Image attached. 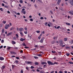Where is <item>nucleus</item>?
Returning a JSON list of instances; mask_svg holds the SVG:
<instances>
[{"label":"nucleus","instance_id":"nucleus-27","mask_svg":"<svg viewBox=\"0 0 73 73\" xmlns=\"http://www.w3.org/2000/svg\"><path fill=\"white\" fill-rule=\"evenodd\" d=\"M36 32L37 33H40V31H36Z\"/></svg>","mask_w":73,"mask_h":73},{"label":"nucleus","instance_id":"nucleus-13","mask_svg":"<svg viewBox=\"0 0 73 73\" xmlns=\"http://www.w3.org/2000/svg\"><path fill=\"white\" fill-rule=\"evenodd\" d=\"M71 1V0H69V2L70 3V4H71L72 5H73V1Z\"/></svg>","mask_w":73,"mask_h":73},{"label":"nucleus","instance_id":"nucleus-12","mask_svg":"<svg viewBox=\"0 0 73 73\" xmlns=\"http://www.w3.org/2000/svg\"><path fill=\"white\" fill-rule=\"evenodd\" d=\"M59 42L60 44H63V43H62V40H59Z\"/></svg>","mask_w":73,"mask_h":73},{"label":"nucleus","instance_id":"nucleus-49","mask_svg":"<svg viewBox=\"0 0 73 73\" xmlns=\"http://www.w3.org/2000/svg\"><path fill=\"white\" fill-rule=\"evenodd\" d=\"M60 46H62V47H64V46H65V45H62L61 44H60Z\"/></svg>","mask_w":73,"mask_h":73},{"label":"nucleus","instance_id":"nucleus-54","mask_svg":"<svg viewBox=\"0 0 73 73\" xmlns=\"http://www.w3.org/2000/svg\"><path fill=\"white\" fill-rule=\"evenodd\" d=\"M40 20H42V19H44V18L43 17H42L40 18Z\"/></svg>","mask_w":73,"mask_h":73},{"label":"nucleus","instance_id":"nucleus-10","mask_svg":"<svg viewBox=\"0 0 73 73\" xmlns=\"http://www.w3.org/2000/svg\"><path fill=\"white\" fill-rule=\"evenodd\" d=\"M10 53L11 54H16V53L14 52H11Z\"/></svg>","mask_w":73,"mask_h":73},{"label":"nucleus","instance_id":"nucleus-5","mask_svg":"<svg viewBox=\"0 0 73 73\" xmlns=\"http://www.w3.org/2000/svg\"><path fill=\"white\" fill-rule=\"evenodd\" d=\"M69 13L70 14H71V15H73V10L69 11Z\"/></svg>","mask_w":73,"mask_h":73},{"label":"nucleus","instance_id":"nucleus-31","mask_svg":"<svg viewBox=\"0 0 73 73\" xmlns=\"http://www.w3.org/2000/svg\"><path fill=\"white\" fill-rule=\"evenodd\" d=\"M6 21H3L2 22V23L3 24H5V23H6Z\"/></svg>","mask_w":73,"mask_h":73},{"label":"nucleus","instance_id":"nucleus-2","mask_svg":"<svg viewBox=\"0 0 73 73\" xmlns=\"http://www.w3.org/2000/svg\"><path fill=\"white\" fill-rule=\"evenodd\" d=\"M47 63L48 64V65H53V63L50 61H48Z\"/></svg>","mask_w":73,"mask_h":73},{"label":"nucleus","instance_id":"nucleus-56","mask_svg":"<svg viewBox=\"0 0 73 73\" xmlns=\"http://www.w3.org/2000/svg\"><path fill=\"white\" fill-rule=\"evenodd\" d=\"M16 59H17V60H19V57H16Z\"/></svg>","mask_w":73,"mask_h":73},{"label":"nucleus","instance_id":"nucleus-16","mask_svg":"<svg viewBox=\"0 0 73 73\" xmlns=\"http://www.w3.org/2000/svg\"><path fill=\"white\" fill-rule=\"evenodd\" d=\"M11 42L12 44H16V42L15 41H12Z\"/></svg>","mask_w":73,"mask_h":73},{"label":"nucleus","instance_id":"nucleus-4","mask_svg":"<svg viewBox=\"0 0 73 73\" xmlns=\"http://www.w3.org/2000/svg\"><path fill=\"white\" fill-rule=\"evenodd\" d=\"M19 30L20 32H21V31H24V29L23 28H20L19 29Z\"/></svg>","mask_w":73,"mask_h":73},{"label":"nucleus","instance_id":"nucleus-46","mask_svg":"<svg viewBox=\"0 0 73 73\" xmlns=\"http://www.w3.org/2000/svg\"><path fill=\"white\" fill-rule=\"evenodd\" d=\"M4 7L5 8H8V6L7 5L5 6Z\"/></svg>","mask_w":73,"mask_h":73},{"label":"nucleus","instance_id":"nucleus-62","mask_svg":"<svg viewBox=\"0 0 73 73\" xmlns=\"http://www.w3.org/2000/svg\"><path fill=\"white\" fill-rule=\"evenodd\" d=\"M9 25L11 27V26H12V23H10Z\"/></svg>","mask_w":73,"mask_h":73},{"label":"nucleus","instance_id":"nucleus-33","mask_svg":"<svg viewBox=\"0 0 73 73\" xmlns=\"http://www.w3.org/2000/svg\"><path fill=\"white\" fill-rule=\"evenodd\" d=\"M5 68V66H3L2 67V68L3 69H4V68Z\"/></svg>","mask_w":73,"mask_h":73},{"label":"nucleus","instance_id":"nucleus-23","mask_svg":"<svg viewBox=\"0 0 73 73\" xmlns=\"http://www.w3.org/2000/svg\"><path fill=\"white\" fill-rule=\"evenodd\" d=\"M66 24L67 25H70V24L69 23H66Z\"/></svg>","mask_w":73,"mask_h":73},{"label":"nucleus","instance_id":"nucleus-41","mask_svg":"<svg viewBox=\"0 0 73 73\" xmlns=\"http://www.w3.org/2000/svg\"><path fill=\"white\" fill-rule=\"evenodd\" d=\"M56 51H52V53H56Z\"/></svg>","mask_w":73,"mask_h":73},{"label":"nucleus","instance_id":"nucleus-8","mask_svg":"<svg viewBox=\"0 0 73 73\" xmlns=\"http://www.w3.org/2000/svg\"><path fill=\"white\" fill-rule=\"evenodd\" d=\"M61 0H58V2H57V4L58 5H60V3H61Z\"/></svg>","mask_w":73,"mask_h":73},{"label":"nucleus","instance_id":"nucleus-19","mask_svg":"<svg viewBox=\"0 0 73 73\" xmlns=\"http://www.w3.org/2000/svg\"><path fill=\"white\" fill-rule=\"evenodd\" d=\"M54 64H56L57 65H58V63L57 62H54V63H53V65H54Z\"/></svg>","mask_w":73,"mask_h":73},{"label":"nucleus","instance_id":"nucleus-48","mask_svg":"<svg viewBox=\"0 0 73 73\" xmlns=\"http://www.w3.org/2000/svg\"><path fill=\"white\" fill-rule=\"evenodd\" d=\"M1 43H3V42H4V40H1Z\"/></svg>","mask_w":73,"mask_h":73},{"label":"nucleus","instance_id":"nucleus-6","mask_svg":"<svg viewBox=\"0 0 73 73\" xmlns=\"http://www.w3.org/2000/svg\"><path fill=\"white\" fill-rule=\"evenodd\" d=\"M43 41H44V38L42 37L40 40V42H41V43H42V42H43Z\"/></svg>","mask_w":73,"mask_h":73},{"label":"nucleus","instance_id":"nucleus-3","mask_svg":"<svg viewBox=\"0 0 73 73\" xmlns=\"http://www.w3.org/2000/svg\"><path fill=\"white\" fill-rule=\"evenodd\" d=\"M32 63H33V62H28L26 63V64H27L28 65L29 64L30 65H32Z\"/></svg>","mask_w":73,"mask_h":73},{"label":"nucleus","instance_id":"nucleus-53","mask_svg":"<svg viewBox=\"0 0 73 73\" xmlns=\"http://www.w3.org/2000/svg\"><path fill=\"white\" fill-rule=\"evenodd\" d=\"M11 57H12V58H13V57H15V56L13 55L11 56Z\"/></svg>","mask_w":73,"mask_h":73},{"label":"nucleus","instance_id":"nucleus-61","mask_svg":"<svg viewBox=\"0 0 73 73\" xmlns=\"http://www.w3.org/2000/svg\"><path fill=\"white\" fill-rule=\"evenodd\" d=\"M2 6H3V7H4V5H4V3H2Z\"/></svg>","mask_w":73,"mask_h":73},{"label":"nucleus","instance_id":"nucleus-50","mask_svg":"<svg viewBox=\"0 0 73 73\" xmlns=\"http://www.w3.org/2000/svg\"><path fill=\"white\" fill-rule=\"evenodd\" d=\"M10 49H11V47H9L7 48V50H10Z\"/></svg>","mask_w":73,"mask_h":73},{"label":"nucleus","instance_id":"nucleus-25","mask_svg":"<svg viewBox=\"0 0 73 73\" xmlns=\"http://www.w3.org/2000/svg\"><path fill=\"white\" fill-rule=\"evenodd\" d=\"M15 36L17 37V38H19V35L18 34H16Z\"/></svg>","mask_w":73,"mask_h":73},{"label":"nucleus","instance_id":"nucleus-37","mask_svg":"<svg viewBox=\"0 0 73 73\" xmlns=\"http://www.w3.org/2000/svg\"><path fill=\"white\" fill-rule=\"evenodd\" d=\"M38 69H40V70H41L42 69V68H41V67L38 68Z\"/></svg>","mask_w":73,"mask_h":73},{"label":"nucleus","instance_id":"nucleus-14","mask_svg":"<svg viewBox=\"0 0 73 73\" xmlns=\"http://www.w3.org/2000/svg\"><path fill=\"white\" fill-rule=\"evenodd\" d=\"M20 40L21 41H23L25 40V39H23L22 38H21L20 39Z\"/></svg>","mask_w":73,"mask_h":73},{"label":"nucleus","instance_id":"nucleus-44","mask_svg":"<svg viewBox=\"0 0 73 73\" xmlns=\"http://www.w3.org/2000/svg\"><path fill=\"white\" fill-rule=\"evenodd\" d=\"M21 73H23L24 72V71L23 70H22L20 71Z\"/></svg>","mask_w":73,"mask_h":73},{"label":"nucleus","instance_id":"nucleus-64","mask_svg":"<svg viewBox=\"0 0 73 73\" xmlns=\"http://www.w3.org/2000/svg\"><path fill=\"white\" fill-rule=\"evenodd\" d=\"M7 13H10V12L9 11H7Z\"/></svg>","mask_w":73,"mask_h":73},{"label":"nucleus","instance_id":"nucleus-30","mask_svg":"<svg viewBox=\"0 0 73 73\" xmlns=\"http://www.w3.org/2000/svg\"><path fill=\"white\" fill-rule=\"evenodd\" d=\"M4 29H3L2 30V32L3 33H4Z\"/></svg>","mask_w":73,"mask_h":73},{"label":"nucleus","instance_id":"nucleus-18","mask_svg":"<svg viewBox=\"0 0 73 73\" xmlns=\"http://www.w3.org/2000/svg\"><path fill=\"white\" fill-rule=\"evenodd\" d=\"M20 34L21 35V36H23V32H20Z\"/></svg>","mask_w":73,"mask_h":73},{"label":"nucleus","instance_id":"nucleus-1","mask_svg":"<svg viewBox=\"0 0 73 73\" xmlns=\"http://www.w3.org/2000/svg\"><path fill=\"white\" fill-rule=\"evenodd\" d=\"M10 27V26L9 25V24H6L5 25V29H8V28H9Z\"/></svg>","mask_w":73,"mask_h":73},{"label":"nucleus","instance_id":"nucleus-11","mask_svg":"<svg viewBox=\"0 0 73 73\" xmlns=\"http://www.w3.org/2000/svg\"><path fill=\"white\" fill-rule=\"evenodd\" d=\"M4 60V58L1 56H0V60L3 61V60Z\"/></svg>","mask_w":73,"mask_h":73},{"label":"nucleus","instance_id":"nucleus-63","mask_svg":"<svg viewBox=\"0 0 73 73\" xmlns=\"http://www.w3.org/2000/svg\"><path fill=\"white\" fill-rule=\"evenodd\" d=\"M40 73H43V71H41L40 72Z\"/></svg>","mask_w":73,"mask_h":73},{"label":"nucleus","instance_id":"nucleus-28","mask_svg":"<svg viewBox=\"0 0 73 73\" xmlns=\"http://www.w3.org/2000/svg\"><path fill=\"white\" fill-rule=\"evenodd\" d=\"M66 54L67 55V56H69L70 55V54L68 53H67Z\"/></svg>","mask_w":73,"mask_h":73},{"label":"nucleus","instance_id":"nucleus-35","mask_svg":"<svg viewBox=\"0 0 73 73\" xmlns=\"http://www.w3.org/2000/svg\"><path fill=\"white\" fill-rule=\"evenodd\" d=\"M69 63L70 64H73V62H69Z\"/></svg>","mask_w":73,"mask_h":73},{"label":"nucleus","instance_id":"nucleus-9","mask_svg":"<svg viewBox=\"0 0 73 73\" xmlns=\"http://www.w3.org/2000/svg\"><path fill=\"white\" fill-rule=\"evenodd\" d=\"M12 34V32H11L10 33H9L7 35V36H10V35H11Z\"/></svg>","mask_w":73,"mask_h":73},{"label":"nucleus","instance_id":"nucleus-38","mask_svg":"<svg viewBox=\"0 0 73 73\" xmlns=\"http://www.w3.org/2000/svg\"><path fill=\"white\" fill-rule=\"evenodd\" d=\"M24 32L25 33V34H26V35L28 33L27 31H24Z\"/></svg>","mask_w":73,"mask_h":73},{"label":"nucleus","instance_id":"nucleus-15","mask_svg":"<svg viewBox=\"0 0 73 73\" xmlns=\"http://www.w3.org/2000/svg\"><path fill=\"white\" fill-rule=\"evenodd\" d=\"M41 64H42V65H44V64H47V63L45 62H41Z\"/></svg>","mask_w":73,"mask_h":73},{"label":"nucleus","instance_id":"nucleus-7","mask_svg":"<svg viewBox=\"0 0 73 73\" xmlns=\"http://www.w3.org/2000/svg\"><path fill=\"white\" fill-rule=\"evenodd\" d=\"M42 33H41L40 35V36L38 37V39L39 40H40L41 37V36H42Z\"/></svg>","mask_w":73,"mask_h":73},{"label":"nucleus","instance_id":"nucleus-47","mask_svg":"<svg viewBox=\"0 0 73 73\" xmlns=\"http://www.w3.org/2000/svg\"><path fill=\"white\" fill-rule=\"evenodd\" d=\"M26 69L27 70H28L29 69V68H28V67H27Z\"/></svg>","mask_w":73,"mask_h":73},{"label":"nucleus","instance_id":"nucleus-36","mask_svg":"<svg viewBox=\"0 0 73 73\" xmlns=\"http://www.w3.org/2000/svg\"><path fill=\"white\" fill-rule=\"evenodd\" d=\"M0 10H1V11H3V9L2 8H0Z\"/></svg>","mask_w":73,"mask_h":73},{"label":"nucleus","instance_id":"nucleus-22","mask_svg":"<svg viewBox=\"0 0 73 73\" xmlns=\"http://www.w3.org/2000/svg\"><path fill=\"white\" fill-rule=\"evenodd\" d=\"M21 12L22 13H23V14H25L26 13L25 11H22Z\"/></svg>","mask_w":73,"mask_h":73},{"label":"nucleus","instance_id":"nucleus-17","mask_svg":"<svg viewBox=\"0 0 73 73\" xmlns=\"http://www.w3.org/2000/svg\"><path fill=\"white\" fill-rule=\"evenodd\" d=\"M64 41H66L68 40V38H64Z\"/></svg>","mask_w":73,"mask_h":73},{"label":"nucleus","instance_id":"nucleus-55","mask_svg":"<svg viewBox=\"0 0 73 73\" xmlns=\"http://www.w3.org/2000/svg\"><path fill=\"white\" fill-rule=\"evenodd\" d=\"M58 73H64L62 72L61 71H59V72H58Z\"/></svg>","mask_w":73,"mask_h":73},{"label":"nucleus","instance_id":"nucleus-51","mask_svg":"<svg viewBox=\"0 0 73 73\" xmlns=\"http://www.w3.org/2000/svg\"><path fill=\"white\" fill-rule=\"evenodd\" d=\"M3 46H1L0 47V48L2 49V48H3Z\"/></svg>","mask_w":73,"mask_h":73},{"label":"nucleus","instance_id":"nucleus-42","mask_svg":"<svg viewBox=\"0 0 73 73\" xmlns=\"http://www.w3.org/2000/svg\"><path fill=\"white\" fill-rule=\"evenodd\" d=\"M46 66V65H44V66H43V68H46V67H45V66Z\"/></svg>","mask_w":73,"mask_h":73},{"label":"nucleus","instance_id":"nucleus-45","mask_svg":"<svg viewBox=\"0 0 73 73\" xmlns=\"http://www.w3.org/2000/svg\"><path fill=\"white\" fill-rule=\"evenodd\" d=\"M70 47L69 46H67L66 47V49H70Z\"/></svg>","mask_w":73,"mask_h":73},{"label":"nucleus","instance_id":"nucleus-24","mask_svg":"<svg viewBox=\"0 0 73 73\" xmlns=\"http://www.w3.org/2000/svg\"><path fill=\"white\" fill-rule=\"evenodd\" d=\"M39 64V63L38 62H35V64L36 65H38Z\"/></svg>","mask_w":73,"mask_h":73},{"label":"nucleus","instance_id":"nucleus-52","mask_svg":"<svg viewBox=\"0 0 73 73\" xmlns=\"http://www.w3.org/2000/svg\"><path fill=\"white\" fill-rule=\"evenodd\" d=\"M30 21H33V19H30Z\"/></svg>","mask_w":73,"mask_h":73},{"label":"nucleus","instance_id":"nucleus-26","mask_svg":"<svg viewBox=\"0 0 73 73\" xmlns=\"http://www.w3.org/2000/svg\"><path fill=\"white\" fill-rule=\"evenodd\" d=\"M22 45H23V46H27L25 45V43H24L23 44H22Z\"/></svg>","mask_w":73,"mask_h":73},{"label":"nucleus","instance_id":"nucleus-40","mask_svg":"<svg viewBox=\"0 0 73 73\" xmlns=\"http://www.w3.org/2000/svg\"><path fill=\"white\" fill-rule=\"evenodd\" d=\"M34 68H35V67L33 66H31V69H33Z\"/></svg>","mask_w":73,"mask_h":73},{"label":"nucleus","instance_id":"nucleus-21","mask_svg":"<svg viewBox=\"0 0 73 73\" xmlns=\"http://www.w3.org/2000/svg\"><path fill=\"white\" fill-rule=\"evenodd\" d=\"M34 57L35 59H38V57L36 56H34Z\"/></svg>","mask_w":73,"mask_h":73},{"label":"nucleus","instance_id":"nucleus-20","mask_svg":"<svg viewBox=\"0 0 73 73\" xmlns=\"http://www.w3.org/2000/svg\"><path fill=\"white\" fill-rule=\"evenodd\" d=\"M37 55L39 57H41V56H42V55H41V54H38Z\"/></svg>","mask_w":73,"mask_h":73},{"label":"nucleus","instance_id":"nucleus-60","mask_svg":"<svg viewBox=\"0 0 73 73\" xmlns=\"http://www.w3.org/2000/svg\"><path fill=\"white\" fill-rule=\"evenodd\" d=\"M12 67L13 68H15V65H12Z\"/></svg>","mask_w":73,"mask_h":73},{"label":"nucleus","instance_id":"nucleus-59","mask_svg":"<svg viewBox=\"0 0 73 73\" xmlns=\"http://www.w3.org/2000/svg\"><path fill=\"white\" fill-rule=\"evenodd\" d=\"M25 29L26 31H27V27H25Z\"/></svg>","mask_w":73,"mask_h":73},{"label":"nucleus","instance_id":"nucleus-58","mask_svg":"<svg viewBox=\"0 0 73 73\" xmlns=\"http://www.w3.org/2000/svg\"><path fill=\"white\" fill-rule=\"evenodd\" d=\"M50 13H51V14H52V15H53V13L52 12V11H50Z\"/></svg>","mask_w":73,"mask_h":73},{"label":"nucleus","instance_id":"nucleus-57","mask_svg":"<svg viewBox=\"0 0 73 73\" xmlns=\"http://www.w3.org/2000/svg\"><path fill=\"white\" fill-rule=\"evenodd\" d=\"M3 3H5V4H6V3H7V2H5V1H3Z\"/></svg>","mask_w":73,"mask_h":73},{"label":"nucleus","instance_id":"nucleus-34","mask_svg":"<svg viewBox=\"0 0 73 73\" xmlns=\"http://www.w3.org/2000/svg\"><path fill=\"white\" fill-rule=\"evenodd\" d=\"M45 25L46 26H47V25L48 24V23L47 22H46L45 23H44Z\"/></svg>","mask_w":73,"mask_h":73},{"label":"nucleus","instance_id":"nucleus-29","mask_svg":"<svg viewBox=\"0 0 73 73\" xmlns=\"http://www.w3.org/2000/svg\"><path fill=\"white\" fill-rule=\"evenodd\" d=\"M20 3H21V4H22V3H23V0H21L20 1Z\"/></svg>","mask_w":73,"mask_h":73},{"label":"nucleus","instance_id":"nucleus-39","mask_svg":"<svg viewBox=\"0 0 73 73\" xmlns=\"http://www.w3.org/2000/svg\"><path fill=\"white\" fill-rule=\"evenodd\" d=\"M15 62L16 64H18V63L19 62V61L17 60H15Z\"/></svg>","mask_w":73,"mask_h":73},{"label":"nucleus","instance_id":"nucleus-32","mask_svg":"<svg viewBox=\"0 0 73 73\" xmlns=\"http://www.w3.org/2000/svg\"><path fill=\"white\" fill-rule=\"evenodd\" d=\"M58 54H59V55H61V52H59L58 53Z\"/></svg>","mask_w":73,"mask_h":73},{"label":"nucleus","instance_id":"nucleus-43","mask_svg":"<svg viewBox=\"0 0 73 73\" xmlns=\"http://www.w3.org/2000/svg\"><path fill=\"white\" fill-rule=\"evenodd\" d=\"M13 40H16V37H14L13 38Z\"/></svg>","mask_w":73,"mask_h":73}]
</instances>
